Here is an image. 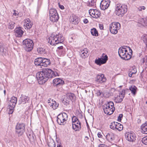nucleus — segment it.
<instances>
[{"label":"nucleus","mask_w":147,"mask_h":147,"mask_svg":"<svg viewBox=\"0 0 147 147\" xmlns=\"http://www.w3.org/2000/svg\"><path fill=\"white\" fill-rule=\"evenodd\" d=\"M58 75L56 72L53 71L48 68L43 69L42 71L37 73L36 78L40 84H43L47 82L49 78L55 77Z\"/></svg>","instance_id":"1"},{"label":"nucleus","mask_w":147,"mask_h":147,"mask_svg":"<svg viewBox=\"0 0 147 147\" xmlns=\"http://www.w3.org/2000/svg\"><path fill=\"white\" fill-rule=\"evenodd\" d=\"M126 47L129 49V51H131V54H132V51L130 48L129 47L124 46L120 47L119 49L118 54L119 56L122 59L125 60H128L131 58V56L127 52Z\"/></svg>","instance_id":"2"},{"label":"nucleus","mask_w":147,"mask_h":147,"mask_svg":"<svg viewBox=\"0 0 147 147\" xmlns=\"http://www.w3.org/2000/svg\"><path fill=\"white\" fill-rule=\"evenodd\" d=\"M115 13L119 17H122L127 11V7L126 5L118 3L116 5Z\"/></svg>","instance_id":"3"},{"label":"nucleus","mask_w":147,"mask_h":147,"mask_svg":"<svg viewBox=\"0 0 147 147\" xmlns=\"http://www.w3.org/2000/svg\"><path fill=\"white\" fill-rule=\"evenodd\" d=\"M102 108L104 113L108 115H111L115 110L113 103L111 101L107 102L102 106Z\"/></svg>","instance_id":"4"},{"label":"nucleus","mask_w":147,"mask_h":147,"mask_svg":"<svg viewBox=\"0 0 147 147\" xmlns=\"http://www.w3.org/2000/svg\"><path fill=\"white\" fill-rule=\"evenodd\" d=\"M50 20L53 22H57L59 19V16L55 9L51 8L49 11Z\"/></svg>","instance_id":"5"},{"label":"nucleus","mask_w":147,"mask_h":147,"mask_svg":"<svg viewBox=\"0 0 147 147\" xmlns=\"http://www.w3.org/2000/svg\"><path fill=\"white\" fill-rule=\"evenodd\" d=\"M23 46L25 50L27 52L31 51L33 48V42L30 39H26L23 41Z\"/></svg>","instance_id":"6"},{"label":"nucleus","mask_w":147,"mask_h":147,"mask_svg":"<svg viewBox=\"0 0 147 147\" xmlns=\"http://www.w3.org/2000/svg\"><path fill=\"white\" fill-rule=\"evenodd\" d=\"M57 118V121L59 124L64 125L68 119V116L66 113H63L59 114Z\"/></svg>","instance_id":"7"},{"label":"nucleus","mask_w":147,"mask_h":147,"mask_svg":"<svg viewBox=\"0 0 147 147\" xmlns=\"http://www.w3.org/2000/svg\"><path fill=\"white\" fill-rule=\"evenodd\" d=\"M120 24L118 22H113L109 26V30L112 34H116L118 32V30L120 28Z\"/></svg>","instance_id":"8"},{"label":"nucleus","mask_w":147,"mask_h":147,"mask_svg":"<svg viewBox=\"0 0 147 147\" xmlns=\"http://www.w3.org/2000/svg\"><path fill=\"white\" fill-rule=\"evenodd\" d=\"M25 125L23 123H18L16 127V132L18 136L22 135L25 131Z\"/></svg>","instance_id":"9"},{"label":"nucleus","mask_w":147,"mask_h":147,"mask_svg":"<svg viewBox=\"0 0 147 147\" xmlns=\"http://www.w3.org/2000/svg\"><path fill=\"white\" fill-rule=\"evenodd\" d=\"M102 57V58H98V59H96L95 61V63L100 65L105 63L108 60V57L107 55L105 54H103Z\"/></svg>","instance_id":"10"},{"label":"nucleus","mask_w":147,"mask_h":147,"mask_svg":"<svg viewBox=\"0 0 147 147\" xmlns=\"http://www.w3.org/2000/svg\"><path fill=\"white\" fill-rule=\"evenodd\" d=\"M110 1L109 0H102L100 3V9L103 10L107 9L109 6Z\"/></svg>","instance_id":"11"},{"label":"nucleus","mask_w":147,"mask_h":147,"mask_svg":"<svg viewBox=\"0 0 147 147\" xmlns=\"http://www.w3.org/2000/svg\"><path fill=\"white\" fill-rule=\"evenodd\" d=\"M64 84V81L59 78H55L53 81V85L57 87L62 86Z\"/></svg>","instance_id":"12"},{"label":"nucleus","mask_w":147,"mask_h":147,"mask_svg":"<svg viewBox=\"0 0 147 147\" xmlns=\"http://www.w3.org/2000/svg\"><path fill=\"white\" fill-rule=\"evenodd\" d=\"M125 136L126 139L129 141L133 142L136 140L135 134L133 133H126Z\"/></svg>","instance_id":"13"},{"label":"nucleus","mask_w":147,"mask_h":147,"mask_svg":"<svg viewBox=\"0 0 147 147\" xmlns=\"http://www.w3.org/2000/svg\"><path fill=\"white\" fill-rule=\"evenodd\" d=\"M69 20L72 24L75 25L78 24L80 21L79 19L77 16L74 14L70 16Z\"/></svg>","instance_id":"14"},{"label":"nucleus","mask_w":147,"mask_h":147,"mask_svg":"<svg viewBox=\"0 0 147 147\" xmlns=\"http://www.w3.org/2000/svg\"><path fill=\"white\" fill-rule=\"evenodd\" d=\"M64 38L62 35L59 33L55 36V45L61 43L63 42Z\"/></svg>","instance_id":"15"},{"label":"nucleus","mask_w":147,"mask_h":147,"mask_svg":"<svg viewBox=\"0 0 147 147\" xmlns=\"http://www.w3.org/2000/svg\"><path fill=\"white\" fill-rule=\"evenodd\" d=\"M106 79L104 75L103 74H98L96 76V81L100 83L104 82L106 81Z\"/></svg>","instance_id":"16"},{"label":"nucleus","mask_w":147,"mask_h":147,"mask_svg":"<svg viewBox=\"0 0 147 147\" xmlns=\"http://www.w3.org/2000/svg\"><path fill=\"white\" fill-rule=\"evenodd\" d=\"M29 98L27 96L22 95L18 101L19 104H25L29 100Z\"/></svg>","instance_id":"17"},{"label":"nucleus","mask_w":147,"mask_h":147,"mask_svg":"<svg viewBox=\"0 0 147 147\" xmlns=\"http://www.w3.org/2000/svg\"><path fill=\"white\" fill-rule=\"evenodd\" d=\"M15 35L16 37H20L22 36L24 33V31L22 30L21 27H19L15 29Z\"/></svg>","instance_id":"18"},{"label":"nucleus","mask_w":147,"mask_h":147,"mask_svg":"<svg viewBox=\"0 0 147 147\" xmlns=\"http://www.w3.org/2000/svg\"><path fill=\"white\" fill-rule=\"evenodd\" d=\"M25 23L24 24V27L25 29H30L32 27V24L31 22L29 19H28L25 20Z\"/></svg>","instance_id":"19"},{"label":"nucleus","mask_w":147,"mask_h":147,"mask_svg":"<svg viewBox=\"0 0 147 147\" xmlns=\"http://www.w3.org/2000/svg\"><path fill=\"white\" fill-rule=\"evenodd\" d=\"M41 66L44 67H47L51 63L50 60L48 59L42 58Z\"/></svg>","instance_id":"20"},{"label":"nucleus","mask_w":147,"mask_h":147,"mask_svg":"<svg viewBox=\"0 0 147 147\" xmlns=\"http://www.w3.org/2000/svg\"><path fill=\"white\" fill-rule=\"evenodd\" d=\"M17 102V98L14 96L12 97L10 101L8 103V106L15 107Z\"/></svg>","instance_id":"21"},{"label":"nucleus","mask_w":147,"mask_h":147,"mask_svg":"<svg viewBox=\"0 0 147 147\" xmlns=\"http://www.w3.org/2000/svg\"><path fill=\"white\" fill-rule=\"evenodd\" d=\"M80 55L82 58L85 59L89 55L88 50L87 49H85L82 50L80 52Z\"/></svg>","instance_id":"22"},{"label":"nucleus","mask_w":147,"mask_h":147,"mask_svg":"<svg viewBox=\"0 0 147 147\" xmlns=\"http://www.w3.org/2000/svg\"><path fill=\"white\" fill-rule=\"evenodd\" d=\"M7 51L4 47L3 44L0 42V53L2 55H6L7 54Z\"/></svg>","instance_id":"23"},{"label":"nucleus","mask_w":147,"mask_h":147,"mask_svg":"<svg viewBox=\"0 0 147 147\" xmlns=\"http://www.w3.org/2000/svg\"><path fill=\"white\" fill-rule=\"evenodd\" d=\"M106 138L109 142H111L114 140V134L112 132L109 133L106 135Z\"/></svg>","instance_id":"24"},{"label":"nucleus","mask_w":147,"mask_h":147,"mask_svg":"<svg viewBox=\"0 0 147 147\" xmlns=\"http://www.w3.org/2000/svg\"><path fill=\"white\" fill-rule=\"evenodd\" d=\"M50 100H48V103H50L49 105H50V107L53 109H56L59 105L58 104H57L56 101L53 100H52V103H51V102L50 101L51 99H50Z\"/></svg>","instance_id":"25"},{"label":"nucleus","mask_w":147,"mask_h":147,"mask_svg":"<svg viewBox=\"0 0 147 147\" xmlns=\"http://www.w3.org/2000/svg\"><path fill=\"white\" fill-rule=\"evenodd\" d=\"M72 128L75 131H79L81 128V123L78 122L72 124Z\"/></svg>","instance_id":"26"},{"label":"nucleus","mask_w":147,"mask_h":147,"mask_svg":"<svg viewBox=\"0 0 147 147\" xmlns=\"http://www.w3.org/2000/svg\"><path fill=\"white\" fill-rule=\"evenodd\" d=\"M27 136L31 142H34L36 139V137L33 131H31L30 134H27Z\"/></svg>","instance_id":"27"},{"label":"nucleus","mask_w":147,"mask_h":147,"mask_svg":"<svg viewBox=\"0 0 147 147\" xmlns=\"http://www.w3.org/2000/svg\"><path fill=\"white\" fill-rule=\"evenodd\" d=\"M49 43L51 45H55V35L53 34H51L49 38Z\"/></svg>","instance_id":"28"},{"label":"nucleus","mask_w":147,"mask_h":147,"mask_svg":"<svg viewBox=\"0 0 147 147\" xmlns=\"http://www.w3.org/2000/svg\"><path fill=\"white\" fill-rule=\"evenodd\" d=\"M142 129V132L144 134H147V122L143 124L141 127Z\"/></svg>","instance_id":"29"},{"label":"nucleus","mask_w":147,"mask_h":147,"mask_svg":"<svg viewBox=\"0 0 147 147\" xmlns=\"http://www.w3.org/2000/svg\"><path fill=\"white\" fill-rule=\"evenodd\" d=\"M42 60V57H39L36 58L34 61V63L35 65L36 66H41Z\"/></svg>","instance_id":"30"},{"label":"nucleus","mask_w":147,"mask_h":147,"mask_svg":"<svg viewBox=\"0 0 147 147\" xmlns=\"http://www.w3.org/2000/svg\"><path fill=\"white\" fill-rule=\"evenodd\" d=\"M67 98L69 99L71 101H73L75 99V97L73 93L68 94L67 96Z\"/></svg>","instance_id":"31"},{"label":"nucleus","mask_w":147,"mask_h":147,"mask_svg":"<svg viewBox=\"0 0 147 147\" xmlns=\"http://www.w3.org/2000/svg\"><path fill=\"white\" fill-rule=\"evenodd\" d=\"M137 88L134 86H131L129 87V90L131 92V93L135 95L136 92Z\"/></svg>","instance_id":"32"},{"label":"nucleus","mask_w":147,"mask_h":147,"mask_svg":"<svg viewBox=\"0 0 147 147\" xmlns=\"http://www.w3.org/2000/svg\"><path fill=\"white\" fill-rule=\"evenodd\" d=\"M7 22H8V28L10 29H13L15 26V22L10 20H8Z\"/></svg>","instance_id":"33"},{"label":"nucleus","mask_w":147,"mask_h":147,"mask_svg":"<svg viewBox=\"0 0 147 147\" xmlns=\"http://www.w3.org/2000/svg\"><path fill=\"white\" fill-rule=\"evenodd\" d=\"M116 127L115 129H117L119 131L122 130L123 129V125L117 122H116Z\"/></svg>","instance_id":"34"},{"label":"nucleus","mask_w":147,"mask_h":147,"mask_svg":"<svg viewBox=\"0 0 147 147\" xmlns=\"http://www.w3.org/2000/svg\"><path fill=\"white\" fill-rule=\"evenodd\" d=\"M91 33L93 36H96L98 35V31L95 28H93L91 30Z\"/></svg>","instance_id":"35"},{"label":"nucleus","mask_w":147,"mask_h":147,"mask_svg":"<svg viewBox=\"0 0 147 147\" xmlns=\"http://www.w3.org/2000/svg\"><path fill=\"white\" fill-rule=\"evenodd\" d=\"M94 16H92L93 18H97L100 17V11L96 9L95 11Z\"/></svg>","instance_id":"36"},{"label":"nucleus","mask_w":147,"mask_h":147,"mask_svg":"<svg viewBox=\"0 0 147 147\" xmlns=\"http://www.w3.org/2000/svg\"><path fill=\"white\" fill-rule=\"evenodd\" d=\"M96 0H91L90 1L88 2V6H94L96 5Z\"/></svg>","instance_id":"37"},{"label":"nucleus","mask_w":147,"mask_h":147,"mask_svg":"<svg viewBox=\"0 0 147 147\" xmlns=\"http://www.w3.org/2000/svg\"><path fill=\"white\" fill-rule=\"evenodd\" d=\"M72 124L80 122L78 118L74 116L72 118Z\"/></svg>","instance_id":"38"},{"label":"nucleus","mask_w":147,"mask_h":147,"mask_svg":"<svg viewBox=\"0 0 147 147\" xmlns=\"http://www.w3.org/2000/svg\"><path fill=\"white\" fill-rule=\"evenodd\" d=\"M123 98V97H121L119 95V96H117V98L115 99V100L116 103H120L122 102Z\"/></svg>","instance_id":"39"},{"label":"nucleus","mask_w":147,"mask_h":147,"mask_svg":"<svg viewBox=\"0 0 147 147\" xmlns=\"http://www.w3.org/2000/svg\"><path fill=\"white\" fill-rule=\"evenodd\" d=\"M45 50L44 48L41 47L38 48L37 49V51L38 53L40 54L44 53L45 52Z\"/></svg>","instance_id":"40"},{"label":"nucleus","mask_w":147,"mask_h":147,"mask_svg":"<svg viewBox=\"0 0 147 147\" xmlns=\"http://www.w3.org/2000/svg\"><path fill=\"white\" fill-rule=\"evenodd\" d=\"M116 122L115 121L111 122L110 125V128L113 129L115 130L116 125Z\"/></svg>","instance_id":"41"},{"label":"nucleus","mask_w":147,"mask_h":147,"mask_svg":"<svg viewBox=\"0 0 147 147\" xmlns=\"http://www.w3.org/2000/svg\"><path fill=\"white\" fill-rule=\"evenodd\" d=\"M142 39L143 41L144 42L147 46V35H144L142 37Z\"/></svg>","instance_id":"42"},{"label":"nucleus","mask_w":147,"mask_h":147,"mask_svg":"<svg viewBox=\"0 0 147 147\" xmlns=\"http://www.w3.org/2000/svg\"><path fill=\"white\" fill-rule=\"evenodd\" d=\"M96 9H91L89 11V13L90 15H91L92 17V16H94L95 11Z\"/></svg>","instance_id":"43"},{"label":"nucleus","mask_w":147,"mask_h":147,"mask_svg":"<svg viewBox=\"0 0 147 147\" xmlns=\"http://www.w3.org/2000/svg\"><path fill=\"white\" fill-rule=\"evenodd\" d=\"M14 107H12L8 106V108L9 109V114H10L12 113L13 111V109Z\"/></svg>","instance_id":"44"},{"label":"nucleus","mask_w":147,"mask_h":147,"mask_svg":"<svg viewBox=\"0 0 147 147\" xmlns=\"http://www.w3.org/2000/svg\"><path fill=\"white\" fill-rule=\"evenodd\" d=\"M142 141L144 144L147 145V136L143 138L142 139Z\"/></svg>","instance_id":"45"},{"label":"nucleus","mask_w":147,"mask_h":147,"mask_svg":"<svg viewBox=\"0 0 147 147\" xmlns=\"http://www.w3.org/2000/svg\"><path fill=\"white\" fill-rule=\"evenodd\" d=\"M48 146L49 147H55V144L54 141L52 142H49L48 144Z\"/></svg>","instance_id":"46"},{"label":"nucleus","mask_w":147,"mask_h":147,"mask_svg":"<svg viewBox=\"0 0 147 147\" xmlns=\"http://www.w3.org/2000/svg\"><path fill=\"white\" fill-rule=\"evenodd\" d=\"M146 8V7L144 6H140L138 8V10L139 11H142L143 10H144Z\"/></svg>","instance_id":"47"},{"label":"nucleus","mask_w":147,"mask_h":147,"mask_svg":"<svg viewBox=\"0 0 147 147\" xmlns=\"http://www.w3.org/2000/svg\"><path fill=\"white\" fill-rule=\"evenodd\" d=\"M125 91L124 90H122L119 93V96L124 98L125 96Z\"/></svg>","instance_id":"48"},{"label":"nucleus","mask_w":147,"mask_h":147,"mask_svg":"<svg viewBox=\"0 0 147 147\" xmlns=\"http://www.w3.org/2000/svg\"><path fill=\"white\" fill-rule=\"evenodd\" d=\"M63 101L66 103V104L65 103V104L66 105L69 104L71 102L70 100L67 98V96H66V98Z\"/></svg>","instance_id":"49"},{"label":"nucleus","mask_w":147,"mask_h":147,"mask_svg":"<svg viewBox=\"0 0 147 147\" xmlns=\"http://www.w3.org/2000/svg\"><path fill=\"white\" fill-rule=\"evenodd\" d=\"M123 116V115L122 114H120L118 117L117 121H120L121 120Z\"/></svg>","instance_id":"50"},{"label":"nucleus","mask_w":147,"mask_h":147,"mask_svg":"<svg viewBox=\"0 0 147 147\" xmlns=\"http://www.w3.org/2000/svg\"><path fill=\"white\" fill-rule=\"evenodd\" d=\"M143 63L146 62L147 63V55L145 56L143 59Z\"/></svg>","instance_id":"51"},{"label":"nucleus","mask_w":147,"mask_h":147,"mask_svg":"<svg viewBox=\"0 0 147 147\" xmlns=\"http://www.w3.org/2000/svg\"><path fill=\"white\" fill-rule=\"evenodd\" d=\"M102 93V92L100 90H98L97 91L96 93L98 96H100Z\"/></svg>","instance_id":"52"},{"label":"nucleus","mask_w":147,"mask_h":147,"mask_svg":"<svg viewBox=\"0 0 147 147\" xmlns=\"http://www.w3.org/2000/svg\"><path fill=\"white\" fill-rule=\"evenodd\" d=\"M13 11L14 12L13 13V15L15 16H18V11L15 10H13Z\"/></svg>","instance_id":"53"},{"label":"nucleus","mask_w":147,"mask_h":147,"mask_svg":"<svg viewBox=\"0 0 147 147\" xmlns=\"http://www.w3.org/2000/svg\"><path fill=\"white\" fill-rule=\"evenodd\" d=\"M98 147H107V146L105 144H100L99 145Z\"/></svg>","instance_id":"54"},{"label":"nucleus","mask_w":147,"mask_h":147,"mask_svg":"<svg viewBox=\"0 0 147 147\" xmlns=\"http://www.w3.org/2000/svg\"><path fill=\"white\" fill-rule=\"evenodd\" d=\"M99 27L100 30L103 29V26L102 24H99Z\"/></svg>","instance_id":"55"},{"label":"nucleus","mask_w":147,"mask_h":147,"mask_svg":"<svg viewBox=\"0 0 147 147\" xmlns=\"http://www.w3.org/2000/svg\"><path fill=\"white\" fill-rule=\"evenodd\" d=\"M59 7L62 9H64V7L62 5H60L59 3H58Z\"/></svg>","instance_id":"56"},{"label":"nucleus","mask_w":147,"mask_h":147,"mask_svg":"<svg viewBox=\"0 0 147 147\" xmlns=\"http://www.w3.org/2000/svg\"><path fill=\"white\" fill-rule=\"evenodd\" d=\"M83 22L85 24H87L88 23V21L87 19L85 18L83 20Z\"/></svg>","instance_id":"57"},{"label":"nucleus","mask_w":147,"mask_h":147,"mask_svg":"<svg viewBox=\"0 0 147 147\" xmlns=\"http://www.w3.org/2000/svg\"><path fill=\"white\" fill-rule=\"evenodd\" d=\"M144 21V25L145 26H147V20L146 19H143Z\"/></svg>","instance_id":"58"},{"label":"nucleus","mask_w":147,"mask_h":147,"mask_svg":"<svg viewBox=\"0 0 147 147\" xmlns=\"http://www.w3.org/2000/svg\"><path fill=\"white\" fill-rule=\"evenodd\" d=\"M97 135H98V137L100 138H101V137L102 136V135L101 134V133L100 132H98L97 134Z\"/></svg>","instance_id":"59"},{"label":"nucleus","mask_w":147,"mask_h":147,"mask_svg":"<svg viewBox=\"0 0 147 147\" xmlns=\"http://www.w3.org/2000/svg\"><path fill=\"white\" fill-rule=\"evenodd\" d=\"M134 73L133 72H130L128 74V76L129 77H131L133 74H134Z\"/></svg>","instance_id":"60"},{"label":"nucleus","mask_w":147,"mask_h":147,"mask_svg":"<svg viewBox=\"0 0 147 147\" xmlns=\"http://www.w3.org/2000/svg\"><path fill=\"white\" fill-rule=\"evenodd\" d=\"M63 47L62 46H61L58 47V49H63Z\"/></svg>","instance_id":"61"},{"label":"nucleus","mask_w":147,"mask_h":147,"mask_svg":"<svg viewBox=\"0 0 147 147\" xmlns=\"http://www.w3.org/2000/svg\"><path fill=\"white\" fill-rule=\"evenodd\" d=\"M57 147H62V146L60 143L57 144Z\"/></svg>","instance_id":"62"},{"label":"nucleus","mask_w":147,"mask_h":147,"mask_svg":"<svg viewBox=\"0 0 147 147\" xmlns=\"http://www.w3.org/2000/svg\"><path fill=\"white\" fill-rule=\"evenodd\" d=\"M4 95H5L6 94V90H4Z\"/></svg>","instance_id":"63"},{"label":"nucleus","mask_w":147,"mask_h":147,"mask_svg":"<svg viewBox=\"0 0 147 147\" xmlns=\"http://www.w3.org/2000/svg\"><path fill=\"white\" fill-rule=\"evenodd\" d=\"M140 121H141V120L140 119H138V123H139V122H140Z\"/></svg>","instance_id":"64"}]
</instances>
